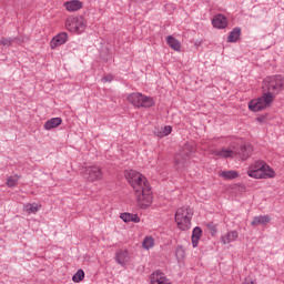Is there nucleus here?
<instances>
[{
	"mask_svg": "<svg viewBox=\"0 0 284 284\" xmlns=\"http://www.w3.org/2000/svg\"><path fill=\"white\" fill-rule=\"evenodd\" d=\"M125 176L140 207H150L154 202V195L152 194V187H150L148 178L135 170L126 171Z\"/></svg>",
	"mask_w": 284,
	"mask_h": 284,
	"instance_id": "obj_1",
	"label": "nucleus"
},
{
	"mask_svg": "<svg viewBox=\"0 0 284 284\" xmlns=\"http://www.w3.org/2000/svg\"><path fill=\"white\" fill-rule=\"evenodd\" d=\"M251 179H275L276 171L263 161H255L247 169Z\"/></svg>",
	"mask_w": 284,
	"mask_h": 284,
	"instance_id": "obj_2",
	"label": "nucleus"
},
{
	"mask_svg": "<svg viewBox=\"0 0 284 284\" xmlns=\"http://www.w3.org/2000/svg\"><path fill=\"white\" fill-rule=\"evenodd\" d=\"M263 90L265 94H270L276 98V94L284 90V78L283 75H271L266 77L263 81Z\"/></svg>",
	"mask_w": 284,
	"mask_h": 284,
	"instance_id": "obj_3",
	"label": "nucleus"
},
{
	"mask_svg": "<svg viewBox=\"0 0 284 284\" xmlns=\"http://www.w3.org/2000/svg\"><path fill=\"white\" fill-rule=\"evenodd\" d=\"M192 216H194L192 209L187 206H182L178 209L175 212L176 227L180 229L182 232H187V230L192 227Z\"/></svg>",
	"mask_w": 284,
	"mask_h": 284,
	"instance_id": "obj_4",
	"label": "nucleus"
},
{
	"mask_svg": "<svg viewBox=\"0 0 284 284\" xmlns=\"http://www.w3.org/2000/svg\"><path fill=\"white\" fill-rule=\"evenodd\" d=\"M275 101V95L264 93L261 98L254 99L248 103V110L251 112H261V110H267Z\"/></svg>",
	"mask_w": 284,
	"mask_h": 284,
	"instance_id": "obj_5",
	"label": "nucleus"
},
{
	"mask_svg": "<svg viewBox=\"0 0 284 284\" xmlns=\"http://www.w3.org/2000/svg\"><path fill=\"white\" fill-rule=\"evenodd\" d=\"M126 101L134 108H153L154 99L142 93H131L126 97Z\"/></svg>",
	"mask_w": 284,
	"mask_h": 284,
	"instance_id": "obj_6",
	"label": "nucleus"
},
{
	"mask_svg": "<svg viewBox=\"0 0 284 284\" xmlns=\"http://www.w3.org/2000/svg\"><path fill=\"white\" fill-rule=\"evenodd\" d=\"M65 28L69 32H73L74 34H81L85 28H88V21L85 18L79 16L74 18H68L65 21Z\"/></svg>",
	"mask_w": 284,
	"mask_h": 284,
	"instance_id": "obj_7",
	"label": "nucleus"
},
{
	"mask_svg": "<svg viewBox=\"0 0 284 284\" xmlns=\"http://www.w3.org/2000/svg\"><path fill=\"white\" fill-rule=\"evenodd\" d=\"M82 176L88 183H97L103 180V170L98 165L88 166L82 172Z\"/></svg>",
	"mask_w": 284,
	"mask_h": 284,
	"instance_id": "obj_8",
	"label": "nucleus"
},
{
	"mask_svg": "<svg viewBox=\"0 0 284 284\" xmlns=\"http://www.w3.org/2000/svg\"><path fill=\"white\" fill-rule=\"evenodd\" d=\"M131 258L132 255L130 254V251L125 248H120L115 252V263H118V265L121 267H128V265H130Z\"/></svg>",
	"mask_w": 284,
	"mask_h": 284,
	"instance_id": "obj_9",
	"label": "nucleus"
},
{
	"mask_svg": "<svg viewBox=\"0 0 284 284\" xmlns=\"http://www.w3.org/2000/svg\"><path fill=\"white\" fill-rule=\"evenodd\" d=\"M212 156H217V159H234L239 153L233 146L227 149H215L211 150Z\"/></svg>",
	"mask_w": 284,
	"mask_h": 284,
	"instance_id": "obj_10",
	"label": "nucleus"
},
{
	"mask_svg": "<svg viewBox=\"0 0 284 284\" xmlns=\"http://www.w3.org/2000/svg\"><path fill=\"white\" fill-rule=\"evenodd\" d=\"M168 277L165 276V273L161 272V271H154L151 275H150V284H166Z\"/></svg>",
	"mask_w": 284,
	"mask_h": 284,
	"instance_id": "obj_11",
	"label": "nucleus"
},
{
	"mask_svg": "<svg viewBox=\"0 0 284 284\" xmlns=\"http://www.w3.org/2000/svg\"><path fill=\"white\" fill-rule=\"evenodd\" d=\"M68 41V33L62 32L59 33L58 36H55L51 42H50V47L52 50H54V48H59V45H63V43H67Z\"/></svg>",
	"mask_w": 284,
	"mask_h": 284,
	"instance_id": "obj_12",
	"label": "nucleus"
},
{
	"mask_svg": "<svg viewBox=\"0 0 284 284\" xmlns=\"http://www.w3.org/2000/svg\"><path fill=\"white\" fill-rule=\"evenodd\" d=\"M221 241L223 245H230V243L239 241V231H229L222 235Z\"/></svg>",
	"mask_w": 284,
	"mask_h": 284,
	"instance_id": "obj_13",
	"label": "nucleus"
},
{
	"mask_svg": "<svg viewBox=\"0 0 284 284\" xmlns=\"http://www.w3.org/2000/svg\"><path fill=\"white\" fill-rule=\"evenodd\" d=\"M213 27L217 28V30H223L227 28V18L223 14H216L212 20Z\"/></svg>",
	"mask_w": 284,
	"mask_h": 284,
	"instance_id": "obj_14",
	"label": "nucleus"
},
{
	"mask_svg": "<svg viewBox=\"0 0 284 284\" xmlns=\"http://www.w3.org/2000/svg\"><path fill=\"white\" fill-rule=\"evenodd\" d=\"M64 8L68 12H77L83 8V2L81 0H70L64 2Z\"/></svg>",
	"mask_w": 284,
	"mask_h": 284,
	"instance_id": "obj_15",
	"label": "nucleus"
},
{
	"mask_svg": "<svg viewBox=\"0 0 284 284\" xmlns=\"http://www.w3.org/2000/svg\"><path fill=\"white\" fill-rule=\"evenodd\" d=\"M270 221H272V217H270V215H258L253 217L251 225L253 227H258V225H267Z\"/></svg>",
	"mask_w": 284,
	"mask_h": 284,
	"instance_id": "obj_16",
	"label": "nucleus"
},
{
	"mask_svg": "<svg viewBox=\"0 0 284 284\" xmlns=\"http://www.w3.org/2000/svg\"><path fill=\"white\" fill-rule=\"evenodd\" d=\"M120 219H122L124 223H141V217H139L138 214L122 213Z\"/></svg>",
	"mask_w": 284,
	"mask_h": 284,
	"instance_id": "obj_17",
	"label": "nucleus"
},
{
	"mask_svg": "<svg viewBox=\"0 0 284 284\" xmlns=\"http://www.w3.org/2000/svg\"><path fill=\"white\" fill-rule=\"evenodd\" d=\"M61 123H63V120L61 118H52L44 123L43 128L48 131L54 130V128H59Z\"/></svg>",
	"mask_w": 284,
	"mask_h": 284,
	"instance_id": "obj_18",
	"label": "nucleus"
},
{
	"mask_svg": "<svg viewBox=\"0 0 284 284\" xmlns=\"http://www.w3.org/2000/svg\"><path fill=\"white\" fill-rule=\"evenodd\" d=\"M201 236H203V230H201L199 226L194 227L192 233L193 247H199V241H201Z\"/></svg>",
	"mask_w": 284,
	"mask_h": 284,
	"instance_id": "obj_19",
	"label": "nucleus"
},
{
	"mask_svg": "<svg viewBox=\"0 0 284 284\" xmlns=\"http://www.w3.org/2000/svg\"><path fill=\"white\" fill-rule=\"evenodd\" d=\"M41 210L40 203H27L23 205V212H27V214H37Z\"/></svg>",
	"mask_w": 284,
	"mask_h": 284,
	"instance_id": "obj_20",
	"label": "nucleus"
},
{
	"mask_svg": "<svg viewBox=\"0 0 284 284\" xmlns=\"http://www.w3.org/2000/svg\"><path fill=\"white\" fill-rule=\"evenodd\" d=\"M166 43L175 52H181V41L176 40L174 37H166Z\"/></svg>",
	"mask_w": 284,
	"mask_h": 284,
	"instance_id": "obj_21",
	"label": "nucleus"
},
{
	"mask_svg": "<svg viewBox=\"0 0 284 284\" xmlns=\"http://www.w3.org/2000/svg\"><path fill=\"white\" fill-rule=\"evenodd\" d=\"M219 176L224 179V181H232L233 179H239V172H236V171H221Z\"/></svg>",
	"mask_w": 284,
	"mask_h": 284,
	"instance_id": "obj_22",
	"label": "nucleus"
},
{
	"mask_svg": "<svg viewBox=\"0 0 284 284\" xmlns=\"http://www.w3.org/2000/svg\"><path fill=\"white\" fill-rule=\"evenodd\" d=\"M241 39V28H234L227 37L229 43H236Z\"/></svg>",
	"mask_w": 284,
	"mask_h": 284,
	"instance_id": "obj_23",
	"label": "nucleus"
},
{
	"mask_svg": "<svg viewBox=\"0 0 284 284\" xmlns=\"http://www.w3.org/2000/svg\"><path fill=\"white\" fill-rule=\"evenodd\" d=\"M170 134H172L171 125H166L156 131V136H159V139H163V136H170Z\"/></svg>",
	"mask_w": 284,
	"mask_h": 284,
	"instance_id": "obj_24",
	"label": "nucleus"
},
{
	"mask_svg": "<svg viewBox=\"0 0 284 284\" xmlns=\"http://www.w3.org/2000/svg\"><path fill=\"white\" fill-rule=\"evenodd\" d=\"M142 247L143 250H152L154 247V237L145 236L142 241Z\"/></svg>",
	"mask_w": 284,
	"mask_h": 284,
	"instance_id": "obj_25",
	"label": "nucleus"
},
{
	"mask_svg": "<svg viewBox=\"0 0 284 284\" xmlns=\"http://www.w3.org/2000/svg\"><path fill=\"white\" fill-rule=\"evenodd\" d=\"M241 159L243 161H245L246 159H250L251 154H252V146L251 145H246L244 148L241 149Z\"/></svg>",
	"mask_w": 284,
	"mask_h": 284,
	"instance_id": "obj_26",
	"label": "nucleus"
},
{
	"mask_svg": "<svg viewBox=\"0 0 284 284\" xmlns=\"http://www.w3.org/2000/svg\"><path fill=\"white\" fill-rule=\"evenodd\" d=\"M85 278V272L83 270H79L72 277L73 283H81Z\"/></svg>",
	"mask_w": 284,
	"mask_h": 284,
	"instance_id": "obj_27",
	"label": "nucleus"
},
{
	"mask_svg": "<svg viewBox=\"0 0 284 284\" xmlns=\"http://www.w3.org/2000/svg\"><path fill=\"white\" fill-rule=\"evenodd\" d=\"M17 183H19V175H13L7 179L8 187H17Z\"/></svg>",
	"mask_w": 284,
	"mask_h": 284,
	"instance_id": "obj_28",
	"label": "nucleus"
},
{
	"mask_svg": "<svg viewBox=\"0 0 284 284\" xmlns=\"http://www.w3.org/2000/svg\"><path fill=\"white\" fill-rule=\"evenodd\" d=\"M243 284H256V277H254L253 275H248L247 277H245Z\"/></svg>",
	"mask_w": 284,
	"mask_h": 284,
	"instance_id": "obj_29",
	"label": "nucleus"
},
{
	"mask_svg": "<svg viewBox=\"0 0 284 284\" xmlns=\"http://www.w3.org/2000/svg\"><path fill=\"white\" fill-rule=\"evenodd\" d=\"M14 40L10 39V38H2L0 43L1 45H12Z\"/></svg>",
	"mask_w": 284,
	"mask_h": 284,
	"instance_id": "obj_30",
	"label": "nucleus"
},
{
	"mask_svg": "<svg viewBox=\"0 0 284 284\" xmlns=\"http://www.w3.org/2000/svg\"><path fill=\"white\" fill-rule=\"evenodd\" d=\"M113 80H114V77H112V74H108L102 78V83H112Z\"/></svg>",
	"mask_w": 284,
	"mask_h": 284,
	"instance_id": "obj_31",
	"label": "nucleus"
},
{
	"mask_svg": "<svg viewBox=\"0 0 284 284\" xmlns=\"http://www.w3.org/2000/svg\"><path fill=\"white\" fill-rule=\"evenodd\" d=\"M176 256L178 258H183V256H185V251H183V248H178Z\"/></svg>",
	"mask_w": 284,
	"mask_h": 284,
	"instance_id": "obj_32",
	"label": "nucleus"
},
{
	"mask_svg": "<svg viewBox=\"0 0 284 284\" xmlns=\"http://www.w3.org/2000/svg\"><path fill=\"white\" fill-rule=\"evenodd\" d=\"M175 165H181V154L175 156Z\"/></svg>",
	"mask_w": 284,
	"mask_h": 284,
	"instance_id": "obj_33",
	"label": "nucleus"
},
{
	"mask_svg": "<svg viewBox=\"0 0 284 284\" xmlns=\"http://www.w3.org/2000/svg\"><path fill=\"white\" fill-rule=\"evenodd\" d=\"M133 3H145L146 0H132Z\"/></svg>",
	"mask_w": 284,
	"mask_h": 284,
	"instance_id": "obj_34",
	"label": "nucleus"
},
{
	"mask_svg": "<svg viewBox=\"0 0 284 284\" xmlns=\"http://www.w3.org/2000/svg\"><path fill=\"white\" fill-rule=\"evenodd\" d=\"M256 121H257L258 123H263V121H265V118H257Z\"/></svg>",
	"mask_w": 284,
	"mask_h": 284,
	"instance_id": "obj_35",
	"label": "nucleus"
}]
</instances>
